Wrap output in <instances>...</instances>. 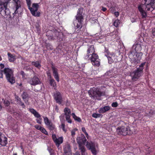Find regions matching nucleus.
I'll list each match as a JSON object with an SVG mask.
<instances>
[{
  "instance_id": "f257e3e1",
  "label": "nucleus",
  "mask_w": 155,
  "mask_h": 155,
  "mask_svg": "<svg viewBox=\"0 0 155 155\" xmlns=\"http://www.w3.org/2000/svg\"><path fill=\"white\" fill-rule=\"evenodd\" d=\"M143 2L138 6V9L142 18H145L147 16L145 11H152L155 8V0H144Z\"/></svg>"
},
{
  "instance_id": "f03ea898",
  "label": "nucleus",
  "mask_w": 155,
  "mask_h": 155,
  "mask_svg": "<svg viewBox=\"0 0 155 155\" xmlns=\"http://www.w3.org/2000/svg\"><path fill=\"white\" fill-rule=\"evenodd\" d=\"M145 64V62L141 63L138 68H137V69L130 72V75L132 81H137L142 75L143 70Z\"/></svg>"
},
{
  "instance_id": "7ed1b4c3",
  "label": "nucleus",
  "mask_w": 155,
  "mask_h": 155,
  "mask_svg": "<svg viewBox=\"0 0 155 155\" xmlns=\"http://www.w3.org/2000/svg\"><path fill=\"white\" fill-rule=\"evenodd\" d=\"M11 0H0V12L2 16L9 15L10 11L7 8L8 4Z\"/></svg>"
},
{
  "instance_id": "20e7f679",
  "label": "nucleus",
  "mask_w": 155,
  "mask_h": 155,
  "mask_svg": "<svg viewBox=\"0 0 155 155\" xmlns=\"http://www.w3.org/2000/svg\"><path fill=\"white\" fill-rule=\"evenodd\" d=\"M82 10L81 8L79 9L77 14L76 16V20L74 21V26L78 29H80L82 27V22L83 21V18L82 15Z\"/></svg>"
},
{
  "instance_id": "39448f33",
  "label": "nucleus",
  "mask_w": 155,
  "mask_h": 155,
  "mask_svg": "<svg viewBox=\"0 0 155 155\" xmlns=\"http://www.w3.org/2000/svg\"><path fill=\"white\" fill-rule=\"evenodd\" d=\"M85 145L87 148L91 150L93 155H96L99 151L98 145L97 143L91 141H87Z\"/></svg>"
},
{
  "instance_id": "423d86ee",
  "label": "nucleus",
  "mask_w": 155,
  "mask_h": 155,
  "mask_svg": "<svg viewBox=\"0 0 155 155\" xmlns=\"http://www.w3.org/2000/svg\"><path fill=\"white\" fill-rule=\"evenodd\" d=\"M3 72L9 82L12 84L15 83V80L14 77L13 71L12 69L9 68H5L3 70Z\"/></svg>"
},
{
  "instance_id": "0eeeda50",
  "label": "nucleus",
  "mask_w": 155,
  "mask_h": 155,
  "mask_svg": "<svg viewBox=\"0 0 155 155\" xmlns=\"http://www.w3.org/2000/svg\"><path fill=\"white\" fill-rule=\"evenodd\" d=\"M142 44L141 42H138L135 43L133 46L131 50L130 51L129 56L131 58L135 53L139 52L142 49Z\"/></svg>"
},
{
  "instance_id": "6e6552de",
  "label": "nucleus",
  "mask_w": 155,
  "mask_h": 155,
  "mask_svg": "<svg viewBox=\"0 0 155 155\" xmlns=\"http://www.w3.org/2000/svg\"><path fill=\"white\" fill-rule=\"evenodd\" d=\"M39 6L38 4L34 3L28 7L31 13L34 16L39 17L40 15V12L38 11Z\"/></svg>"
},
{
  "instance_id": "1a4fd4ad",
  "label": "nucleus",
  "mask_w": 155,
  "mask_h": 155,
  "mask_svg": "<svg viewBox=\"0 0 155 155\" xmlns=\"http://www.w3.org/2000/svg\"><path fill=\"white\" fill-rule=\"evenodd\" d=\"M117 132L119 134L123 135L131 134L130 128L128 127L122 126L118 127L117 129Z\"/></svg>"
},
{
  "instance_id": "9d476101",
  "label": "nucleus",
  "mask_w": 155,
  "mask_h": 155,
  "mask_svg": "<svg viewBox=\"0 0 155 155\" xmlns=\"http://www.w3.org/2000/svg\"><path fill=\"white\" fill-rule=\"evenodd\" d=\"M142 55L143 53L141 52L135 53L131 58L129 56V58L131 59L132 62L134 64H137L140 61Z\"/></svg>"
},
{
  "instance_id": "9b49d317",
  "label": "nucleus",
  "mask_w": 155,
  "mask_h": 155,
  "mask_svg": "<svg viewBox=\"0 0 155 155\" xmlns=\"http://www.w3.org/2000/svg\"><path fill=\"white\" fill-rule=\"evenodd\" d=\"M91 56L88 59H90L93 65L95 66H99L100 65V60L98 58L97 55L96 54L91 55Z\"/></svg>"
},
{
  "instance_id": "f8f14e48",
  "label": "nucleus",
  "mask_w": 155,
  "mask_h": 155,
  "mask_svg": "<svg viewBox=\"0 0 155 155\" xmlns=\"http://www.w3.org/2000/svg\"><path fill=\"white\" fill-rule=\"evenodd\" d=\"M104 53L105 56H106L108 59L109 63L111 64L114 62V59L116 56L113 53H110L108 50L105 48Z\"/></svg>"
},
{
  "instance_id": "ddd939ff",
  "label": "nucleus",
  "mask_w": 155,
  "mask_h": 155,
  "mask_svg": "<svg viewBox=\"0 0 155 155\" xmlns=\"http://www.w3.org/2000/svg\"><path fill=\"white\" fill-rule=\"evenodd\" d=\"M28 81L31 85H33L40 84L41 83L40 80L36 76H34L33 78H28Z\"/></svg>"
},
{
  "instance_id": "4468645a",
  "label": "nucleus",
  "mask_w": 155,
  "mask_h": 155,
  "mask_svg": "<svg viewBox=\"0 0 155 155\" xmlns=\"http://www.w3.org/2000/svg\"><path fill=\"white\" fill-rule=\"evenodd\" d=\"M54 97L57 103L59 104H61L64 101V99L62 98L61 93L58 92L54 94Z\"/></svg>"
},
{
  "instance_id": "2eb2a0df",
  "label": "nucleus",
  "mask_w": 155,
  "mask_h": 155,
  "mask_svg": "<svg viewBox=\"0 0 155 155\" xmlns=\"http://www.w3.org/2000/svg\"><path fill=\"white\" fill-rule=\"evenodd\" d=\"M52 139L55 143L56 145L58 147L59 145L62 143L63 141V138L62 137L57 138L55 134H53L52 135Z\"/></svg>"
},
{
  "instance_id": "dca6fc26",
  "label": "nucleus",
  "mask_w": 155,
  "mask_h": 155,
  "mask_svg": "<svg viewBox=\"0 0 155 155\" xmlns=\"http://www.w3.org/2000/svg\"><path fill=\"white\" fill-rule=\"evenodd\" d=\"M76 140L79 145L84 144L86 141L85 136L83 134H81L80 136L78 137Z\"/></svg>"
},
{
  "instance_id": "f3484780",
  "label": "nucleus",
  "mask_w": 155,
  "mask_h": 155,
  "mask_svg": "<svg viewBox=\"0 0 155 155\" xmlns=\"http://www.w3.org/2000/svg\"><path fill=\"white\" fill-rule=\"evenodd\" d=\"M95 50L94 46L93 45L90 46L87 50V54L86 56H85V58L87 59L89 58V56L92 54H94Z\"/></svg>"
},
{
  "instance_id": "a211bd4d",
  "label": "nucleus",
  "mask_w": 155,
  "mask_h": 155,
  "mask_svg": "<svg viewBox=\"0 0 155 155\" xmlns=\"http://www.w3.org/2000/svg\"><path fill=\"white\" fill-rule=\"evenodd\" d=\"M92 96L94 99L98 100H100V97L104 94L103 92L96 90L92 92Z\"/></svg>"
},
{
  "instance_id": "6ab92c4d",
  "label": "nucleus",
  "mask_w": 155,
  "mask_h": 155,
  "mask_svg": "<svg viewBox=\"0 0 155 155\" xmlns=\"http://www.w3.org/2000/svg\"><path fill=\"white\" fill-rule=\"evenodd\" d=\"M13 3L14 5V8L15 10L14 14H16L18 12V9L21 8V2L19 0H13Z\"/></svg>"
},
{
  "instance_id": "aec40b11",
  "label": "nucleus",
  "mask_w": 155,
  "mask_h": 155,
  "mask_svg": "<svg viewBox=\"0 0 155 155\" xmlns=\"http://www.w3.org/2000/svg\"><path fill=\"white\" fill-rule=\"evenodd\" d=\"M44 121L45 124L51 130L53 129L54 128V126L49 120L48 118L46 117H44Z\"/></svg>"
},
{
  "instance_id": "412c9836",
  "label": "nucleus",
  "mask_w": 155,
  "mask_h": 155,
  "mask_svg": "<svg viewBox=\"0 0 155 155\" xmlns=\"http://www.w3.org/2000/svg\"><path fill=\"white\" fill-rule=\"evenodd\" d=\"M52 68L53 75L55 78L58 82H59V79L58 73V70L57 68L53 66L52 67Z\"/></svg>"
},
{
  "instance_id": "4be33fe9",
  "label": "nucleus",
  "mask_w": 155,
  "mask_h": 155,
  "mask_svg": "<svg viewBox=\"0 0 155 155\" xmlns=\"http://www.w3.org/2000/svg\"><path fill=\"white\" fill-rule=\"evenodd\" d=\"M7 138L4 136H2L0 133V144L2 146H5L7 143Z\"/></svg>"
},
{
  "instance_id": "5701e85b",
  "label": "nucleus",
  "mask_w": 155,
  "mask_h": 155,
  "mask_svg": "<svg viewBox=\"0 0 155 155\" xmlns=\"http://www.w3.org/2000/svg\"><path fill=\"white\" fill-rule=\"evenodd\" d=\"M71 150L70 146L68 145H65L64 147V155H69L71 153Z\"/></svg>"
},
{
  "instance_id": "b1692460",
  "label": "nucleus",
  "mask_w": 155,
  "mask_h": 155,
  "mask_svg": "<svg viewBox=\"0 0 155 155\" xmlns=\"http://www.w3.org/2000/svg\"><path fill=\"white\" fill-rule=\"evenodd\" d=\"M110 107L109 106H105L101 108L99 110V112L100 113H104L106 111L109 110Z\"/></svg>"
},
{
  "instance_id": "393cba45",
  "label": "nucleus",
  "mask_w": 155,
  "mask_h": 155,
  "mask_svg": "<svg viewBox=\"0 0 155 155\" xmlns=\"http://www.w3.org/2000/svg\"><path fill=\"white\" fill-rule=\"evenodd\" d=\"M29 111L36 117L39 118L40 117L41 115L40 114L35 110L33 109H30L29 110Z\"/></svg>"
},
{
  "instance_id": "a878e982",
  "label": "nucleus",
  "mask_w": 155,
  "mask_h": 155,
  "mask_svg": "<svg viewBox=\"0 0 155 155\" xmlns=\"http://www.w3.org/2000/svg\"><path fill=\"white\" fill-rule=\"evenodd\" d=\"M8 56V59L9 61L10 62H13L15 60V56L14 55L12 54L9 52H8L7 54Z\"/></svg>"
},
{
  "instance_id": "bb28decb",
  "label": "nucleus",
  "mask_w": 155,
  "mask_h": 155,
  "mask_svg": "<svg viewBox=\"0 0 155 155\" xmlns=\"http://www.w3.org/2000/svg\"><path fill=\"white\" fill-rule=\"evenodd\" d=\"M113 34L111 35L112 38V39L114 40V39H117L119 38L118 36V32L116 31H114L112 33Z\"/></svg>"
},
{
  "instance_id": "cd10ccee",
  "label": "nucleus",
  "mask_w": 155,
  "mask_h": 155,
  "mask_svg": "<svg viewBox=\"0 0 155 155\" xmlns=\"http://www.w3.org/2000/svg\"><path fill=\"white\" fill-rule=\"evenodd\" d=\"M64 112L65 114V116H70L71 115V112L70 110L67 107H66L65 108L64 110Z\"/></svg>"
},
{
  "instance_id": "c85d7f7f",
  "label": "nucleus",
  "mask_w": 155,
  "mask_h": 155,
  "mask_svg": "<svg viewBox=\"0 0 155 155\" xmlns=\"http://www.w3.org/2000/svg\"><path fill=\"white\" fill-rule=\"evenodd\" d=\"M71 115L75 120H76L78 122H80L81 121V118L76 116L74 113H72L71 114Z\"/></svg>"
},
{
  "instance_id": "c756f323",
  "label": "nucleus",
  "mask_w": 155,
  "mask_h": 155,
  "mask_svg": "<svg viewBox=\"0 0 155 155\" xmlns=\"http://www.w3.org/2000/svg\"><path fill=\"white\" fill-rule=\"evenodd\" d=\"M32 64L38 68H40L41 67L40 63L39 62L37 61L32 62Z\"/></svg>"
},
{
  "instance_id": "7c9ffc66",
  "label": "nucleus",
  "mask_w": 155,
  "mask_h": 155,
  "mask_svg": "<svg viewBox=\"0 0 155 155\" xmlns=\"http://www.w3.org/2000/svg\"><path fill=\"white\" fill-rule=\"evenodd\" d=\"M79 149L81 150L82 153V154L83 155L86 151V149L84 146H83V145H79Z\"/></svg>"
},
{
  "instance_id": "2f4dec72",
  "label": "nucleus",
  "mask_w": 155,
  "mask_h": 155,
  "mask_svg": "<svg viewBox=\"0 0 155 155\" xmlns=\"http://www.w3.org/2000/svg\"><path fill=\"white\" fill-rule=\"evenodd\" d=\"M50 84L51 86H52L53 87H54V89H55L56 84L54 80L52 79L50 81Z\"/></svg>"
},
{
  "instance_id": "473e14b6",
  "label": "nucleus",
  "mask_w": 155,
  "mask_h": 155,
  "mask_svg": "<svg viewBox=\"0 0 155 155\" xmlns=\"http://www.w3.org/2000/svg\"><path fill=\"white\" fill-rule=\"evenodd\" d=\"M103 115L100 114L94 113L92 114V116L94 118H97L102 117Z\"/></svg>"
},
{
  "instance_id": "72a5a7b5",
  "label": "nucleus",
  "mask_w": 155,
  "mask_h": 155,
  "mask_svg": "<svg viewBox=\"0 0 155 155\" xmlns=\"http://www.w3.org/2000/svg\"><path fill=\"white\" fill-rule=\"evenodd\" d=\"M120 24V22L119 20H116L114 23V25L117 27H118Z\"/></svg>"
},
{
  "instance_id": "f704fd0d",
  "label": "nucleus",
  "mask_w": 155,
  "mask_h": 155,
  "mask_svg": "<svg viewBox=\"0 0 155 155\" xmlns=\"http://www.w3.org/2000/svg\"><path fill=\"white\" fill-rule=\"evenodd\" d=\"M60 127L65 132L66 131V130L65 128V125L63 123H61V125L60 126Z\"/></svg>"
},
{
  "instance_id": "c9c22d12",
  "label": "nucleus",
  "mask_w": 155,
  "mask_h": 155,
  "mask_svg": "<svg viewBox=\"0 0 155 155\" xmlns=\"http://www.w3.org/2000/svg\"><path fill=\"white\" fill-rule=\"evenodd\" d=\"M40 131L43 133L44 134H45L48 135V133L46 131L45 129L43 127L41 128V129L40 130Z\"/></svg>"
},
{
  "instance_id": "e433bc0d",
  "label": "nucleus",
  "mask_w": 155,
  "mask_h": 155,
  "mask_svg": "<svg viewBox=\"0 0 155 155\" xmlns=\"http://www.w3.org/2000/svg\"><path fill=\"white\" fill-rule=\"evenodd\" d=\"M22 96V98L23 99H25L26 98L28 97V95L26 93L24 92L23 93Z\"/></svg>"
},
{
  "instance_id": "4c0bfd02",
  "label": "nucleus",
  "mask_w": 155,
  "mask_h": 155,
  "mask_svg": "<svg viewBox=\"0 0 155 155\" xmlns=\"http://www.w3.org/2000/svg\"><path fill=\"white\" fill-rule=\"evenodd\" d=\"M70 116H65V118L66 120L69 123H71V119L70 118Z\"/></svg>"
},
{
  "instance_id": "58836bf2",
  "label": "nucleus",
  "mask_w": 155,
  "mask_h": 155,
  "mask_svg": "<svg viewBox=\"0 0 155 155\" xmlns=\"http://www.w3.org/2000/svg\"><path fill=\"white\" fill-rule=\"evenodd\" d=\"M36 119L37 122L40 124H41L42 123V119L40 116V117L37 118Z\"/></svg>"
},
{
  "instance_id": "ea45409f",
  "label": "nucleus",
  "mask_w": 155,
  "mask_h": 155,
  "mask_svg": "<svg viewBox=\"0 0 155 155\" xmlns=\"http://www.w3.org/2000/svg\"><path fill=\"white\" fill-rule=\"evenodd\" d=\"M77 129H74L71 131V135L72 137H74L75 135V132L77 130Z\"/></svg>"
},
{
  "instance_id": "a19ab883",
  "label": "nucleus",
  "mask_w": 155,
  "mask_h": 155,
  "mask_svg": "<svg viewBox=\"0 0 155 155\" xmlns=\"http://www.w3.org/2000/svg\"><path fill=\"white\" fill-rule=\"evenodd\" d=\"M48 150L49 151L50 155H54V153L53 152V150L51 148H48Z\"/></svg>"
},
{
  "instance_id": "79ce46f5",
  "label": "nucleus",
  "mask_w": 155,
  "mask_h": 155,
  "mask_svg": "<svg viewBox=\"0 0 155 155\" xmlns=\"http://www.w3.org/2000/svg\"><path fill=\"white\" fill-rule=\"evenodd\" d=\"M110 12L112 13H114L115 11V8L114 7H112L110 8Z\"/></svg>"
},
{
  "instance_id": "37998d69",
  "label": "nucleus",
  "mask_w": 155,
  "mask_h": 155,
  "mask_svg": "<svg viewBox=\"0 0 155 155\" xmlns=\"http://www.w3.org/2000/svg\"><path fill=\"white\" fill-rule=\"evenodd\" d=\"M27 5L28 7H29L31 5V0H26Z\"/></svg>"
},
{
  "instance_id": "c03bdc74",
  "label": "nucleus",
  "mask_w": 155,
  "mask_h": 155,
  "mask_svg": "<svg viewBox=\"0 0 155 155\" xmlns=\"http://www.w3.org/2000/svg\"><path fill=\"white\" fill-rule=\"evenodd\" d=\"M5 105L6 106H8L10 104L9 101L8 100H5L4 101Z\"/></svg>"
},
{
  "instance_id": "a18cd8bd",
  "label": "nucleus",
  "mask_w": 155,
  "mask_h": 155,
  "mask_svg": "<svg viewBox=\"0 0 155 155\" xmlns=\"http://www.w3.org/2000/svg\"><path fill=\"white\" fill-rule=\"evenodd\" d=\"M111 105L113 107H115L117 106L118 104L116 102H114Z\"/></svg>"
},
{
  "instance_id": "49530a36",
  "label": "nucleus",
  "mask_w": 155,
  "mask_h": 155,
  "mask_svg": "<svg viewBox=\"0 0 155 155\" xmlns=\"http://www.w3.org/2000/svg\"><path fill=\"white\" fill-rule=\"evenodd\" d=\"M35 127L37 130H41L42 127L39 126L38 125H36L35 126Z\"/></svg>"
},
{
  "instance_id": "de8ad7c7",
  "label": "nucleus",
  "mask_w": 155,
  "mask_h": 155,
  "mask_svg": "<svg viewBox=\"0 0 155 155\" xmlns=\"http://www.w3.org/2000/svg\"><path fill=\"white\" fill-rule=\"evenodd\" d=\"M99 36V34H97L96 35H94V37H95L96 39H101V38L100 36Z\"/></svg>"
},
{
  "instance_id": "09e8293b",
  "label": "nucleus",
  "mask_w": 155,
  "mask_h": 155,
  "mask_svg": "<svg viewBox=\"0 0 155 155\" xmlns=\"http://www.w3.org/2000/svg\"><path fill=\"white\" fill-rule=\"evenodd\" d=\"M15 98L16 100L18 102H20L21 99L20 98L17 96H15Z\"/></svg>"
},
{
  "instance_id": "8fccbe9b",
  "label": "nucleus",
  "mask_w": 155,
  "mask_h": 155,
  "mask_svg": "<svg viewBox=\"0 0 155 155\" xmlns=\"http://www.w3.org/2000/svg\"><path fill=\"white\" fill-rule=\"evenodd\" d=\"M114 13L116 17H117L119 15V13L118 12H115Z\"/></svg>"
},
{
  "instance_id": "3c124183",
  "label": "nucleus",
  "mask_w": 155,
  "mask_h": 155,
  "mask_svg": "<svg viewBox=\"0 0 155 155\" xmlns=\"http://www.w3.org/2000/svg\"><path fill=\"white\" fill-rule=\"evenodd\" d=\"M131 21L132 22H133V23L134 22L136 21V18H132L131 19Z\"/></svg>"
},
{
  "instance_id": "603ef678",
  "label": "nucleus",
  "mask_w": 155,
  "mask_h": 155,
  "mask_svg": "<svg viewBox=\"0 0 155 155\" xmlns=\"http://www.w3.org/2000/svg\"><path fill=\"white\" fill-rule=\"evenodd\" d=\"M82 131L85 134H86L87 132L86 131L84 127H82L81 129Z\"/></svg>"
},
{
  "instance_id": "864d4df0",
  "label": "nucleus",
  "mask_w": 155,
  "mask_h": 155,
  "mask_svg": "<svg viewBox=\"0 0 155 155\" xmlns=\"http://www.w3.org/2000/svg\"><path fill=\"white\" fill-rule=\"evenodd\" d=\"M2 72V71H0V78H2L3 77Z\"/></svg>"
},
{
  "instance_id": "5fc2aeb1",
  "label": "nucleus",
  "mask_w": 155,
  "mask_h": 155,
  "mask_svg": "<svg viewBox=\"0 0 155 155\" xmlns=\"http://www.w3.org/2000/svg\"><path fill=\"white\" fill-rule=\"evenodd\" d=\"M152 34L153 36H155V28L153 29Z\"/></svg>"
},
{
  "instance_id": "6e6d98bb",
  "label": "nucleus",
  "mask_w": 155,
  "mask_h": 155,
  "mask_svg": "<svg viewBox=\"0 0 155 155\" xmlns=\"http://www.w3.org/2000/svg\"><path fill=\"white\" fill-rule=\"evenodd\" d=\"M146 35H147V34H144V33L143 34L142 33L140 35L142 37H145L146 36Z\"/></svg>"
},
{
  "instance_id": "4d7b16f0",
  "label": "nucleus",
  "mask_w": 155,
  "mask_h": 155,
  "mask_svg": "<svg viewBox=\"0 0 155 155\" xmlns=\"http://www.w3.org/2000/svg\"><path fill=\"white\" fill-rule=\"evenodd\" d=\"M20 102V104L22 106V107L23 108L24 107H25V105L22 102H21V101L20 102Z\"/></svg>"
},
{
  "instance_id": "13d9d810",
  "label": "nucleus",
  "mask_w": 155,
  "mask_h": 155,
  "mask_svg": "<svg viewBox=\"0 0 155 155\" xmlns=\"http://www.w3.org/2000/svg\"><path fill=\"white\" fill-rule=\"evenodd\" d=\"M0 66L1 68H3L4 67V65L2 64H0Z\"/></svg>"
},
{
  "instance_id": "bf43d9fd",
  "label": "nucleus",
  "mask_w": 155,
  "mask_h": 155,
  "mask_svg": "<svg viewBox=\"0 0 155 155\" xmlns=\"http://www.w3.org/2000/svg\"><path fill=\"white\" fill-rule=\"evenodd\" d=\"M20 73H21V74L22 75L23 77L24 76L25 74H24V72L23 71H21Z\"/></svg>"
},
{
  "instance_id": "052dcab7",
  "label": "nucleus",
  "mask_w": 155,
  "mask_h": 155,
  "mask_svg": "<svg viewBox=\"0 0 155 155\" xmlns=\"http://www.w3.org/2000/svg\"><path fill=\"white\" fill-rule=\"evenodd\" d=\"M102 10L103 12H105L107 8H106L102 7Z\"/></svg>"
},
{
  "instance_id": "680f3d73",
  "label": "nucleus",
  "mask_w": 155,
  "mask_h": 155,
  "mask_svg": "<svg viewBox=\"0 0 155 155\" xmlns=\"http://www.w3.org/2000/svg\"><path fill=\"white\" fill-rule=\"evenodd\" d=\"M85 135H86V137L88 139V137H89V136H88V134L87 133H86V134H85Z\"/></svg>"
},
{
  "instance_id": "e2e57ef3",
  "label": "nucleus",
  "mask_w": 155,
  "mask_h": 155,
  "mask_svg": "<svg viewBox=\"0 0 155 155\" xmlns=\"http://www.w3.org/2000/svg\"><path fill=\"white\" fill-rule=\"evenodd\" d=\"M75 155H80L79 152H77L75 154Z\"/></svg>"
},
{
  "instance_id": "0e129e2a",
  "label": "nucleus",
  "mask_w": 155,
  "mask_h": 155,
  "mask_svg": "<svg viewBox=\"0 0 155 155\" xmlns=\"http://www.w3.org/2000/svg\"><path fill=\"white\" fill-rule=\"evenodd\" d=\"M47 74H48V76H49L50 78L51 77V76L50 75V73H47Z\"/></svg>"
},
{
  "instance_id": "69168bd1",
  "label": "nucleus",
  "mask_w": 155,
  "mask_h": 155,
  "mask_svg": "<svg viewBox=\"0 0 155 155\" xmlns=\"http://www.w3.org/2000/svg\"><path fill=\"white\" fill-rule=\"evenodd\" d=\"M55 110H56L57 111H58V108L57 106L56 107Z\"/></svg>"
},
{
  "instance_id": "338daca9",
  "label": "nucleus",
  "mask_w": 155,
  "mask_h": 155,
  "mask_svg": "<svg viewBox=\"0 0 155 155\" xmlns=\"http://www.w3.org/2000/svg\"><path fill=\"white\" fill-rule=\"evenodd\" d=\"M2 60V57L0 56V61H1Z\"/></svg>"
},
{
  "instance_id": "774afa93",
  "label": "nucleus",
  "mask_w": 155,
  "mask_h": 155,
  "mask_svg": "<svg viewBox=\"0 0 155 155\" xmlns=\"http://www.w3.org/2000/svg\"><path fill=\"white\" fill-rule=\"evenodd\" d=\"M2 108V106L1 105H0V109H1Z\"/></svg>"
}]
</instances>
